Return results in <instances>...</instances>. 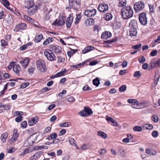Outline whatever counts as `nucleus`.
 Instances as JSON below:
<instances>
[{"mask_svg": "<svg viewBox=\"0 0 160 160\" xmlns=\"http://www.w3.org/2000/svg\"><path fill=\"white\" fill-rule=\"evenodd\" d=\"M53 41V39L52 37H49L47 39L43 42L44 45H46L50 43Z\"/></svg>", "mask_w": 160, "mask_h": 160, "instance_id": "nucleus-26", "label": "nucleus"}, {"mask_svg": "<svg viewBox=\"0 0 160 160\" xmlns=\"http://www.w3.org/2000/svg\"><path fill=\"white\" fill-rule=\"evenodd\" d=\"M70 123L68 122H65L59 124L60 127H68L70 125Z\"/></svg>", "mask_w": 160, "mask_h": 160, "instance_id": "nucleus-40", "label": "nucleus"}, {"mask_svg": "<svg viewBox=\"0 0 160 160\" xmlns=\"http://www.w3.org/2000/svg\"><path fill=\"white\" fill-rule=\"evenodd\" d=\"M97 10L95 9L91 10L87 9L85 11L84 13L87 17H91L94 16L96 13Z\"/></svg>", "mask_w": 160, "mask_h": 160, "instance_id": "nucleus-9", "label": "nucleus"}, {"mask_svg": "<svg viewBox=\"0 0 160 160\" xmlns=\"http://www.w3.org/2000/svg\"><path fill=\"white\" fill-rule=\"evenodd\" d=\"M33 5V0H27L25 2V7L27 8H31Z\"/></svg>", "mask_w": 160, "mask_h": 160, "instance_id": "nucleus-15", "label": "nucleus"}, {"mask_svg": "<svg viewBox=\"0 0 160 160\" xmlns=\"http://www.w3.org/2000/svg\"><path fill=\"white\" fill-rule=\"evenodd\" d=\"M127 4L126 0H119L118 6L119 7L125 6Z\"/></svg>", "mask_w": 160, "mask_h": 160, "instance_id": "nucleus-33", "label": "nucleus"}, {"mask_svg": "<svg viewBox=\"0 0 160 160\" xmlns=\"http://www.w3.org/2000/svg\"><path fill=\"white\" fill-rule=\"evenodd\" d=\"M38 121V117H36L32 118L31 120L28 121V124L30 126H32L36 124Z\"/></svg>", "mask_w": 160, "mask_h": 160, "instance_id": "nucleus-23", "label": "nucleus"}, {"mask_svg": "<svg viewBox=\"0 0 160 160\" xmlns=\"http://www.w3.org/2000/svg\"><path fill=\"white\" fill-rule=\"evenodd\" d=\"M104 18L106 20L109 21L112 18V15L110 13H107L105 15Z\"/></svg>", "mask_w": 160, "mask_h": 160, "instance_id": "nucleus-34", "label": "nucleus"}, {"mask_svg": "<svg viewBox=\"0 0 160 160\" xmlns=\"http://www.w3.org/2000/svg\"><path fill=\"white\" fill-rule=\"evenodd\" d=\"M65 19L64 17H60L59 19H56L53 23V25L57 26L63 25L65 23Z\"/></svg>", "mask_w": 160, "mask_h": 160, "instance_id": "nucleus-8", "label": "nucleus"}, {"mask_svg": "<svg viewBox=\"0 0 160 160\" xmlns=\"http://www.w3.org/2000/svg\"><path fill=\"white\" fill-rule=\"evenodd\" d=\"M79 113L80 115L82 117H86L87 116L86 115V113L84 110V109L82 111H81L79 112Z\"/></svg>", "mask_w": 160, "mask_h": 160, "instance_id": "nucleus-55", "label": "nucleus"}, {"mask_svg": "<svg viewBox=\"0 0 160 160\" xmlns=\"http://www.w3.org/2000/svg\"><path fill=\"white\" fill-rule=\"evenodd\" d=\"M43 37V36L42 34H39L35 37L34 41L36 43L39 42L42 39Z\"/></svg>", "mask_w": 160, "mask_h": 160, "instance_id": "nucleus-27", "label": "nucleus"}, {"mask_svg": "<svg viewBox=\"0 0 160 160\" xmlns=\"http://www.w3.org/2000/svg\"><path fill=\"white\" fill-rule=\"evenodd\" d=\"M140 72L139 71L136 72H134L133 76L135 77L139 78L141 76Z\"/></svg>", "mask_w": 160, "mask_h": 160, "instance_id": "nucleus-53", "label": "nucleus"}, {"mask_svg": "<svg viewBox=\"0 0 160 160\" xmlns=\"http://www.w3.org/2000/svg\"><path fill=\"white\" fill-rule=\"evenodd\" d=\"M29 85V83L28 82H26L20 85V88H26Z\"/></svg>", "mask_w": 160, "mask_h": 160, "instance_id": "nucleus-54", "label": "nucleus"}, {"mask_svg": "<svg viewBox=\"0 0 160 160\" xmlns=\"http://www.w3.org/2000/svg\"><path fill=\"white\" fill-rule=\"evenodd\" d=\"M69 142L71 145H73L75 146L76 145V142L73 138H70L69 140Z\"/></svg>", "mask_w": 160, "mask_h": 160, "instance_id": "nucleus-47", "label": "nucleus"}, {"mask_svg": "<svg viewBox=\"0 0 160 160\" xmlns=\"http://www.w3.org/2000/svg\"><path fill=\"white\" fill-rule=\"evenodd\" d=\"M95 49V48L91 46H88L87 47H86L84 49L82 50V53L83 54H85L91 51L94 50Z\"/></svg>", "mask_w": 160, "mask_h": 160, "instance_id": "nucleus-21", "label": "nucleus"}, {"mask_svg": "<svg viewBox=\"0 0 160 160\" xmlns=\"http://www.w3.org/2000/svg\"><path fill=\"white\" fill-rule=\"evenodd\" d=\"M57 134L55 133H52L50 135V138L52 139H55L57 137Z\"/></svg>", "mask_w": 160, "mask_h": 160, "instance_id": "nucleus-57", "label": "nucleus"}, {"mask_svg": "<svg viewBox=\"0 0 160 160\" xmlns=\"http://www.w3.org/2000/svg\"><path fill=\"white\" fill-rule=\"evenodd\" d=\"M15 112L17 115H19V116L15 118V121L17 122H20L22 120V115L23 114V112H19L18 111H16Z\"/></svg>", "mask_w": 160, "mask_h": 160, "instance_id": "nucleus-17", "label": "nucleus"}, {"mask_svg": "<svg viewBox=\"0 0 160 160\" xmlns=\"http://www.w3.org/2000/svg\"><path fill=\"white\" fill-rule=\"evenodd\" d=\"M129 27H131V28H136L137 27V21L136 20L133 19L132 20L129 24Z\"/></svg>", "mask_w": 160, "mask_h": 160, "instance_id": "nucleus-25", "label": "nucleus"}, {"mask_svg": "<svg viewBox=\"0 0 160 160\" xmlns=\"http://www.w3.org/2000/svg\"><path fill=\"white\" fill-rule=\"evenodd\" d=\"M67 101L69 102H74L75 101L74 98L72 97H70L67 99Z\"/></svg>", "mask_w": 160, "mask_h": 160, "instance_id": "nucleus-58", "label": "nucleus"}, {"mask_svg": "<svg viewBox=\"0 0 160 160\" xmlns=\"http://www.w3.org/2000/svg\"><path fill=\"white\" fill-rule=\"evenodd\" d=\"M93 84L96 87L98 86L100 84V80L98 78H96L95 79L93 80Z\"/></svg>", "mask_w": 160, "mask_h": 160, "instance_id": "nucleus-38", "label": "nucleus"}, {"mask_svg": "<svg viewBox=\"0 0 160 160\" xmlns=\"http://www.w3.org/2000/svg\"><path fill=\"white\" fill-rule=\"evenodd\" d=\"M129 35L131 37L136 36L137 34L136 28H131L129 31Z\"/></svg>", "mask_w": 160, "mask_h": 160, "instance_id": "nucleus-22", "label": "nucleus"}, {"mask_svg": "<svg viewBox=\"0 0 160 160\" xmlns=\"http://www.w3.org/2000/svg\"><path fill=\"white\" fill-rule=\"evenodd\" d=\"M43 152L42 151H38L33 156L35 157L37 159L39 158L42 155Z\"/></svg>", "mask_w": 160, "mask_h": 160, "instance_id": "nucleus-37", "label": "nucleus"}, {"mask_svg": "<svg viewBox=\"0 0 160 160\" xmlns=\"http://www.w3.org/2000/svg\"><path fill=\"white\" fill-rule=\"evenodd\" d=\"M27 24L24 23L20 22L15 27V29L17 31L20 30H23L26 29Z\"/></svg>", "mask_w": 160, "mask_h": 160, "instance_id": "nucleus-11", "label": "nucleus"}, {"mask_svg": "<svg viewBox=\"0 0 160 160\" xmlns=\"http://www.w3.org/2000/svg\"><path fill=\"white\" fill-rule=\"evenodd\" d=\"M35 70V68L30 67L28 69V71L30 74H32L33 73L34 70Z\"/></svg>", "mask_w": 160, "mask_h": 160, "instance_id": "nucleus-64", "label": "nucleus"}, {"mask_svg": "<svg viewBox=\"0 0 160 160\" xmlns=\"http://www.w3.org/2000/svg\"><path fill=\"white\" fill-rule=\"evenodd\" d=\"M138 61L140 63H143L145 61V59L144 57L143 56H142L141 59L139 58L138 59Z\"/></svg>", "mask_w": 160, "mask_h": 160, "instance_id": "nucleus-56", "label": "nucleus"}, {"mask_svg": "<svg viewBox=\"0 0 160 160\" xmlns=\"http://www.w3.org/2000/svg\"><path fill=\"white\" fill-rule=\"evenodd\" d=\"M23 17L25 19H27L30 22L32 23H34L35 22L34 20L32 19L30 17H29L26 15H24L23 16Z\"/></svg>", "mask_w": 160, "mask_h": 160, "instance_id": "nucleus-39", "label": "nucleus"}, {"mask_svg": "<svg viewBox=\"0 0 160 160\" xmlns=\"http://www.w3.org/2000/svg\"><path fill=\"white\" fill-rule=\"evenodd\" d=\"M126 89V86L125 85L121 86L119 88V90L120 92H123Z\"/></svg>", "mask_w": 160, "mask_h": 160, "instance_id": "nucleus-48", "label": "nucleus"}, {"mask_svg": "<svg viewBox=\"0 0 160 160\" xmlns=\"http://www.w3.org/2000/svg\"><path fill=\"white\" fill-rule=\"evenodd\" d=\"M1 46L2 47H5L8 45V43L5 40L2 39L1 41Z\"/></svg>", "mask_w": 160, "mask_h": 160, "instance_id": "nucleus-51", "label": "nucleus"}, {"mask_svg": "<svg viewBox=\"0 0 160 160\" xmlns=\"http://www.w3.org/2000/svg\"><path fill=\"white\" fill-rule=\"evenodd\" d=\"M50 11H49L45 15V20H48L50 18V15L49 14Z\"/></svg>", "mask_w": 160, "mask_h": 160, "instance_id": "nucleus-59", "label": "nucleus"}, {"mask_svg": "<svg viewBox=\"0 0 160 160\" xmlns=\"http://www.w3.org/2000/svg\"><path fill=\"white\" fill-rule=\"evenodd\" d=\"M32 8V12H30V10H28V13L30 15H33L35 11H36L38 9V6L37 5H33Z\"/></svg>", "mask_w": 160, "mask_h": 160, "instance_id": "nucleus-31", "label": "nucleus"}, {"mask_svg": "<svg viewBox=\"0 0 160 160\" xmlns=\"http://www.w3.org/2000/svg\"><path fill=\"white\" fill-rule=\"evenodd\" d=\"M97 134L98 136L104 139L106 138H107V134L102 131H98V132Z\"/></svg>", "mask_w": 160, "mask_h": 160, "instance_id": "nucleus-30", "label": "nucleus"}, {"mask_svg": "<svg viewBox=\"0 0 160 160\" xmlns=\"http://www.w3.org/2000/svg\"><path fill=\"white\" fill-rule=\"evenodd\" d=\"M121 14L123 19H128L133 16V12L132 8L130 6L125 7L121 9Z\"/></svg>", "mask_w": 160, "mask_h": 160, "instance_id": "nucleus-1", "label": "nucleus"}, {"mask_svg": "<svg viewBox=\"0 0 160 160\" xmlns=\"http://www.w3.org/2000/svg\"><path fill=\"white\" fill-rule=\"evenodd\" d=\"M29 60H30L28 58H27L21 61L20 62L22 64L24 68H26L28 66Z\"/></svg>", "mask_w": 160, "mask_h": 160, "instance_id": "nucleus-24", "label": "nucleus"}, {"mask_svg": "<svg viewBox=\"0 0 160 160\" xmlns=\"http://www.w3.org/2000/svg\"><path fill=\"white\" fill-rule=\"evenodd\" d=\"M153 128L152 125L149 124H145L143 126L144 129H152Z\"/></svg>", "mask_w": 160, "mask_h": 160, "instance_id": "nucleus-32", "label": "nucleus"}, {"mask_svg": "<svg viewBox=\"0 0 160 160\" xmlns=\"http://www.w3.org/2000/svg\"><path fill=\"white\" fill-rule=\"evenodd\" d=\"M36 139V137L34 135L31 136L29 138H28L25 142V144L26 146L32 145L35 142Z\"/></svg>", "mask_w": 160, "mask_h": 160, "instance_id": "nucleus-7", "label": "nucleus"}, {"mask_svg": "<svg viewBox=\"0 0 160 160\" xmlns=\"http://www.w3.org/2000/svg\"><path fill=\"white\" fill-rule=\"evenodd\" d=\"M48 51H45L44 54L45 56L47 57V59L49 61H53L56 60V57L54 54L51 52Z\"/></svg>", "mask_w": 160, "mask_h": 160, "instance_id": "nucleus-6", "label": "nucleus"}, {"mask_svg": "<svg viewBox=\"0 0 160 160\" xmlns=\"http://www.w3.org/2000/svg\"><path fill=\"white\" fill-rule=\"evenodd\" d=\"M153 150L152 149H148V148L146 149V152L149 155H155L156 154L155 152H154V153L152 152Z\"/></svg>", "mask_w": 160, "mask_h": 160, "instance_id": "nucleus-42", "label": "nucleus"}, {"mask_svg": "<svg viewBox=\"0 0 160 160\" xmlns=\"http://www.w3.org/2000/svg\"><path fill=\"white\" fill-rule=\"evenodd\" d=\"M152 120L155 122H157L158 121L159 118L157 115H153L152 116Z\"/></svg>", "mask_w": 160, "mask_h": 160, "instance_id": "nucleus-50", "label": "nucleus"}, {"mask_svg": "<svg viewBox=\"0 0 160 160\" xmlns=\"http://www.w3.org/2000/svg\"><path fill=\"white\" fill-rule=\"evenodd\" d=\"M157 42L158 43H159L160 42V35L158 37L157 39L154 40L151 43V45H152V47H153L156 45V43Z\"/></svg>", "mask_w": 160, "mask_h": 160, "instance_id": "nucleus-36", "label": "nucleus"}, {"mask_svg": "<svg viewBox=\"0 0 160 160\" xmlns=\"http://www.w3.org/2000/svg\"><path fill=\"white\" fill-rule=\"evenodd\" d=\"M84 110H85L86 115L87 116H88L91 115L92 113L93 112L92 111V109L88 107H85L84 108Z\"/></svg>", "mask_w": 160, "mask_h": 160, "instance_id": "nucleus-28", "label": "nucleus"}, {"mask_svg": "<svg viewBox=\"0 0 160 160\" xmlns=\"http://www.w3.org/2000/svg\"><path fill=\"white\" fill-rule=\"evenodd\" d=\"M118 152L121 155H123L125 154V151L122 147H120L118 148Z\"/></svg>", "mask_w": 160, "mask_h": 160, "instance_id": "nucleus-43", "label": "nucleus"}, {"mask_svg": "<svg viewBox=\"0 0 160 160\" xmlns=\"http://www.w3.org/2000/svg\"><path fill=\"white\" fill-rule=\"evenodd\" d=\"M17 132V130L16 129H14L13 131V136L10 140V142L12 144H13L16 142L18 137V134Z\"/></svg>", "mask_w": 160, "mask_h": 160, "instance_id": "nucleus-10", "label": "nucleus"}, {"mask_svg": "<svg viewBox=\"0 0 160 160\" xmlns=\"http://www.w3.org/2000/svg\"><path fill=\"white\" fill-rule=\"evenodd\" d=\"M33 150V148L31 149L29 147L25 149L22 154L23 155H25L27 153L32 152Z\"/></svg>", "mask_w": 160, "mask_h": 160, "instance_id": "nucleus-35", "label": "nucleus"}, {"mask_svg": "<svg viewBox=\"0 0 160 160\" xmlns=\"http://www.w3.org/2000/svg\"><path fill=\"white\" fill-rule=\"evenodd\" d=\"M106 120L109 122H112V125L113 126H118V123L112 117H106Z\"/></svg>", "mask_w": 160, "mask_h": 160, "instance_id": "nucleus-18", "label": "nucleus"}, {"mask_svg": "<svg viewBox=\"0 0 160 160\" xmlns=\"http://www.w3.org/2000/svg\"><path fill=\"white\" fill-rule=\"evenodd\" d=\"M45 148L44 146H34L33 147V150H41Z\"/></svg>", "mask_w": 160, "mask_h": 160, "instance_id": "nucleus-41", "label": "nucleus"}, {"mask_svg": "<svg viewBox=\"0 0 160 160\" xmlns=\"http://www.w3.org/2000/svg\"><path fill=\"white\" fill-rule=\"evenodd\" d=\"M152 135L153 137L156 138L158 137V133L157 131H154L152 132Z\"/></svg>", "mask_w": 160, "mask_h": 160, "instance_id": "nucleus-62", "label": "nucleus"}, {"mask_svg": "<svg viewBox=\"0 0 160 160\" xmlns=\"http://www.w3.org/2000/svg\"><path fill=\"white\" fill-rule=\"evenodd\" d=\"M2 3L5 7H7L10 5V3L8 0H2Z\"/></svg>", "mask_w": 160, "mask_h": 160, "instance_id": "nucleus-46", "label": "nucleus"}, {"mask_svg": "<svg viewBox=\"0 0 160 160\" xmlns=\"http://www.w3.org/2000/svg\"><path fill=\"white\" fill-rule=\"evenodd\" d=\"M98 10L101 12H104L108 9V7L107 4H100L98 7Z\"/></svg>", "mask_w": 160, "mask_h": 160, "instance_id": "nucleus-13", "label": "nucleus"}, {"mask_svg": "<svg viewBox=\"0 0 160 160\" xmlns=\"http://www.w3.org/2000/svg\"><path fill=\"white\" fill-rule=\"evenodd\" d=\"M82 90L84 91L91 90L92 89L90 88L88 85H86L83 87Z\"/></svg>", "mask_w": 160, "mask_h": 160, "instance_id": "nucleus-60", "label": "nucleus"}, {"mask_svg": "<svg viewBox=\"0 0 160 160\" xmlns=\"http://www.w3.org/2000/svg\"><path fill=\"white\" fill-rule=\"evenodd\" d=\"M21 127L23 128H25L27 126V122L26 121H24L21 123Z\"/></svg>", "mask_w": 160, "mask_h": 160, "instance_id": "nucleus-52", "label": "nucleus"}, {"mask_svg": "<svg viewBox=\"0 0 160 160\" xmlns=\"http://www.w3.org/2000/svg\"><path fill=\"white\" fill-rule=\"evenodd\" d=\"M133 130L135 131L140 132L142 130V128L140 126H135L133 128Z\"/></svg>", "mask_w": 160, "mask_h": 160, "instance_id": "nucleus-45", "label": "nucleus"}, {"mask_svg": "<svg viewBox=\"0 0 160 160\" xmlns=\"http://www.w3.org/2000/svg\"><path fill=\"white\" fill-rule=\"evenodd\" d=\"M36 64L38 69L40 72H43L46 71L47 69L45 63L43 60L40 59L38 60Z\"/></svg>", "mask_w": 160, "mask_h": 160, "instance_id": "nucleus-2", "label": "nucleus"}, {"mask_svg": "<svg viewBox=\"0 0 160 160\" xmlns=\"http://www.w3.org/2000/svg\"><path fill=\"white\" fill-rule=\"evenodd\" d=\"M73 17L71 15H70L68 18L66 22V25L67 28L70 27L73 21Z\"/></svg>", "mask_w": 160, "mask_h": 160, "instance_id": "nucleus-14", "label": "nucleus"}, {"mask_svg": "<svg viewBox=\"0 0 160 160\" xmlns=\"http://www.w3.org/2000/svg\"><path fill=\"white\" fill-rule=\"evenodd\" d=\"M128 102L129 103H132V104L137 103L138 102V101L135 99H129L128 100Z\"/></svg>", "mask_w": 160, "mask_h": 160, "instance_id": "nucleus-44", "label": "nucleus"}, {"mask_svg": "<svg viewBox=\"0 0 160 160\" xmlns=\"http://www.w3.org/2000/svg\"><path fill=\"white\" fill-rule=\"evenodd\" d=\"M65 60V58L62 57L60 56L58 57L57 61L58 62H63Z\"/></svg>", "mask_w": 160, "mask_h": 160, "instance_id": "nucleus-49", "label": "nucleus"}, {"mask_svg": "<svg viewBox=\"0 0 160 160\" xmlns=\"http://www.w3.org/2000/svg\"><path fill=\"white\" fill-rule=\"evenodd\" d=\"M157 50H152L150 53V55L152 56H154L157 55Z\"/></svg>", "mask_w": 160, "mask_h": 160, "instance_id": "nucleus-61", "label": "nucleus"}, {"mask_svg": "<svg viewBox=\"0 0 160 160\" xmlns=\"http://www.w3.org/2000/svg\"><path fill=\"white\" fill-rule=\"evenodd\" d=\"M144 8V3L143 2L139 1L136 2L134 6V9L136 12H139Z\"/></svg>", "mask_w": 160, "mask_h": 160, "instance_id": "nucleus-4", "label": "nucleus"}, {"mask_svg": "<svg viewBox=\"0 0 160 160\" xmlns=\"http://www.w3.org/2000/svg\"><path fill=\"white\" fill-rule=\"evenodd\" d=\"M139 19L140 23L143 25H146L147 23V19L146 14L145 12L140 13L139 17Z\"/></svg>", "mask_w": 160, "mask_h": 160, "instance_id": "nucleus-5", "label": "nucleus"}, {"mask_svg": "<svg viewBox=\"0 0 160 160\" xmlns=\"http://www.w3.org/2000/svg\"><path fill=\"white\" fill-rule=\"evenodd\" d=\"M8 137V134L7 132L3 133L1 136V139L3 142H6V138Z\"/></svg>", "mask_w": 160, "mask_h": 160, "instance_id": "nucleus-29", "label": "nucleus"}, {"mask_svg": "<svg viewBox=\"0 0 160 160\" xmlns=\"http://www.w3.org/2000/svg\"><path fill=\"white\" fill-rule=\"evenodd\" d=\"M13 71L15 72L16 74L19 76L20 75V71L21 70V68L19 66V65L17 64L15 65L13 68Z\"/></svg>", "mask_w": 160, "mask_h": 160, "instance_id": "nucleus-20", "label": "nucleus"}, {"mask_svg": "<svg viewBox=\"0 0 160 160\" xmlns=\"http://www.w3.org/2000/svg\"><path fill=\"white\" fill-rule=\"evenodd\" d=\"M66 130L65 129H63L60 130L59 133L60 136H61L64 134L66 132Z\"/></svg>", "mask_w": 160, "mask_h": 160, "instance_id": "nucleus-63", "label": "nucleus"}, {"mask_svg": "<svg viewBox=\"0 0 160 160\" xmlns=\"http://www.w3.org/2000/svg\"><path fill=\"white\" fill-rule=\"evenodd\" d=\"M151 67L152 68L160 67V59H158L156 61L152 60L151 61Z\"/></svg>", "mask_w": 160, "mask_h": 160, "instance_id": "nucleus-16", "label": "nucleus"}, {"mask_svg": "<svg viewBox=\"0 0 160 160\" xmlns=\"http://www.w3.org/2000/svg\"><path fill=\"white\" fill-rule=\"evenodd\" d=\"M80 4V0H69L68 8L76 9L79 7Z\"/></svg>", "mask_w": 160, "mask_h": 160, "instance_id": "nucleus-3", "label": "nucleus"}, {"mask_svg": "<svg viewBox=\"0 0 160 160\" xmlns=\"http://www.w3.org/2000/svg\"><path fill=\"white\" fill-rule=\"evenodd\" d=\"M112 36L111 33L108 31H106L103 32L101 35V38L103 39H106L110 38Z\"/></svg>", "mask_w": 160, "mask_h": 160, "instance_id": "nucleus-19", "label": "nucleus"}, {"mask_svg": "<svg viewBox=\"0 0 160 160\" xmlns=\"http://www.w3.org/2000/svg\"><path fill=\"white\" fill-rule=\"evenodd\" d=\"M52 52L55 53H61L62 52V48L58 46L52 45L51 46Z\"/></svg>", "mask_w": 160, "mask_h": 160, "instance_id": "nucleus-12", "label": "nucleus"}]
</instances>
